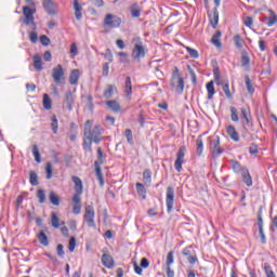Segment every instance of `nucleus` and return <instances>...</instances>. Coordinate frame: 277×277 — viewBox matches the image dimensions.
I'll return each instance as SVG.
<instances>
[{"mask_svg":"<svg viewBox=\"0 0 277 277\" xmlns=\"http://www.w3.org/2000/svg\"><path fill=\"white\" fill-rule=\"evenodd\" d=\"M101 135L103 132L100 126L92 127V121L88 120L84 123V138H83V148L84 150L92 151V142L98 144L101 142Z\"/></svg>","mask_w":277,"mask_h":277,"instance_id":"obj_1","label":"nucleus"},{"mask_svg":"<svg viewBox=\"0 0 277 277\" xmlns=\"http://www.w3.org/2000/svg\"><path fill=\"white\" fill-rule=\"evenodd\" d=\"M171 88H175V92L181 94L185 90V80L181 77L179 67H175L171 77Z\"/></svg>","mask_w":277,"mask_h":277,"instance_id":"obj_2","label":"nucleus"},{"mask_svg":"<svg viewBox=\"0 0 277 277\" xmlns=\"http://www.w3.org/2000/svg\"><path fill=\"white\" fill-rule=\"evenodd\" d=\"M133 42L135 43L132 50V57L136 62H140V60L146 57V48H144V43L140 37L134 38Z\"/></svg>","mask_w":277,"mask_h":277,"instance_id":"obj_3","label":"nucleus"},{"mask_svg":"<svg viewBox=\"0 0 277 277\" xmlns=\"http://www.w3.org/2000/svg\"><path fill=\"white\" fill-rule=\"evenodd\" d=\"M208 141H209L212 159H217V157H220L224 153V148L220 146L221 144L220 136L217 135L210 136Z\"/></svg>","mask_w":277,"mask_h":277,"instance_id":"obj_4","label":"nucleus"},{"mask_svg":"<svg viewBox=\"0 0 277 277\" xmlns=\"http://www.w3.org/2000/svg\"><path fill=\"white\" fill-rule=\"evenodd\" d=\"M23 14H24V19L23 23L24 25H32V29H36V22H35V17L34 14H36V11L32 10L29 6H23Z\"/></svg>","mask_w":277,"mask_h":277,"instance_id":"obj_5","label":"nucleus"},{"mask_svg":"<svg viewBox=\"0 0 277 277\" xmlns=\"http://www.w3.org/2000/svg\"><path fill=\"white\" fill-rule=\"evenodd\" d=\"M222 0H214L215 8L213 9V13H209V21L213 29L217 28V23H220V12H217V8H220V3Z\"/></svg>","mask_w":277,"mask_h":277,"instance_id":"obj_6","label":"nucleus"},{"mask_svg":"<svg viewBox=\"0 0 277 277\" xmlns=\"http://www.w3.org/2000/svg\"><path fill=\"white\" fill-rule=\"evenodd\" d=\"M94 207L87 206L84 208V220L87 221V224L90 228H94V226H96V223L94 222Z\"/></svg>","mask_w":277,"mask_h":277,"instance_id":"obj_7","label":"nucleus"},{"mask_svg":"<svg viewBox=\"0 0 277 277\" xmlns=\"http://www.w3.org/2000/svg\"><path fill=\"white\" fill-rule=\"evenodd\" d=\"M185 146H182L179 148L176 154V160L174 163V168L177 172H181L183 170V163H185Z\"/></svg>","mask_w":277,"mask_h":277,"instance_id":"obj_8","label":"nucleus"},{"mask_svg":"<svg viewBox=\"0 0 277 277\" xmlns=\"http://www.w3.org/2000/svg\"><path fill=\"white\" fill-rule=\"evenodd\" d=\"M166 205L167 213H172V209H174V188L172 186L167 188Z\"/></svg>","mask_w":277,"mask_h":277,"instance_id":"obj_9","label":"nucleus"},{"mask_svg":"<svg viewBox=\"0 0 277 277\" xmlns=\"http://www.w3.org/2000/svg\"><path fill=\"white\" fill-rule=\"evenodd\" d=\"M52 79L57 85H60V83L64 81V67L62 66V64H58L57 67H54L52 69Z\"/></svg>","mask_w":277,"mask_h":277,"instance_id":"obj_10","label":"nucleus"},{"mask_svg":"<svg viewBox=\"0 0 277 277\" xmlns=\"http://www.w3.org/2000/svg\"><path fill=\"white\" fill-rule=\"evenodd\" d=\"M72 105H75V94H72V91H67L63 100V109L72 111Z\"/></svg>","mask_w":277,"mask_h":277,"instance_id":"obj_11","label":"nucleus"},{"mask_svg":"<svg viewBox=\"0 0 277 277\" xmlns=\"http://www.w3.org/2000/svg\"><path fill=\"white\" fill-rule=\"evenodd\" d=\"M42 5L47 14H50V16H55V14H57V5L55 4V1L43 0Z\"/></svg>","mask_w":277,"mask_h":277,"instance_id":"obj_12","label":"nucleus"},{"mask_svg":"<svg viewBox=\"0 0 277 277\" xmlns=\"http://www.w3.org/2000/svg\"><path fill=\"white\" fill-rule=\"evenodd\" d=\"M122 23V19L120 17L115 16L113 14H107L105 19H104V25L107 27H120Z\"/></svg>","mask_w":277,"mask_h":277,"instance_id":"obj_13","label":"nucleus"},{"mask_svg":"<svg viewBox=\"0 0 277 277\" xmlns=\"http://www.w3.org/2000/svg\"><path fill=\"white\" fill-rule=\"evenodd\" d=\"M72 183L75 184L74 189H75V195L81 198V194H83V182L79 179V176L74 175L71 177Z\"/></svg>","mask_w":277,"mask_h":277,"instance_id":"obj_14","label":"nucleus"},{"mask_svg":"<svg viewBox=\"0 0 277 277\" xmlns=\"http://www.w3.org/2000/svg\"><path fill=\"white\" fill-rule=\"evenodd\" d=\"M102 163H103V161H98V160H96L94 162L95 176H96L101 187H103L105 185V177L103 176V170L101 169Z\"/></svg>","mask_w":277,"mask_h":277,"instance_id":"obj_15","label":"nucleus"},{"mask_svg":"<svg viewBox=\"0 0 277 277\" xmlns=\"http://www.w3.org/2000/svg\"><path fill=\"white\" fill-rule=\"evenodd\" d=\"M71 202H72V213L75 215H79V213H81V197H78V195L72 196Z\"/></svg>","mask_w":277,"mask_h":277,"instance_id":"obj_16","label":"nucleus"},{"mask_svg":"<svg viewBox=\"0 0 277 277\" xmlns=\"http://www.w3.org/2000/svg\"><path fill=\"white\" fill-rule=\"evenodd\" d=\"M32 66L37 72H42L43 70V63H42V56L40 54H35L32 56Z\"/></svg>","mask_w":277,"mask_h":277,"instance_id":"obj_17","label":"nucleus"},{"mask_svg":"<svg viewBox=\"0 0 277 277\" xmlns=\"http://www.w3.org/2000/svg\"><path fill=\"white\" fill-rule=\"evenodd\" d=\"M258 227L262 243H267V237H265V232L263 230V216L261 212L258 214Z\"/></svg>","mask_w":277,"mask_h":277,"instance_id":"obj_18","label":"nucleus"},{"mask_svg":"<svg viewBox=\"0 0 277 277\" xmlns=\"http://www.w3.org/2000/svg\"><path fill=\"white\" fill-rule=\"evenodd\" d=\"M226 133L233 142H239V132H237V129H235L234 126H227Z\"/></svg>","mask_w":277,"mask_h":277,"instance_id":"obj_19","label":"nucleus"},{"mask_svg":"<svg viewBox=\"0 0 277 277\" xmlns=\"http://www.w3.org/2000/svg\"><path fill=\"white\" fill-rule=\"evenodd\" d=\"M102 264L104 267H107V269H113L115 263H114V258L107 253H104L102 255Z\"/></svg>","mask_w":277,"mask_h":277,"instance_id":"obj_20","label":"nucleus"},{"mask_svg":"<svg viewBox=\"0 0 277 277\" xmlns=\"http://www.w3.org/2000/svg\"><path fill=\"white\" fill-rule=\"evenodd\" d=\"M133 94V85L131 84V77L126 78V85H124V95L128 101H131V95Z\"/></svg>","mask_w":277,"mask_h":277,"instance_id":"obj_21","label":"nucleus"},{"mask_svg":"<svg viewBox=\"0 0 277 277\" xmlns=\"http://www.w3.org/2000/svg\"><path fill=\"white\" fill-rule=\"evenodd\" d=\"M80 77H81V74H80L79 69H72L70 75H69L70 85H78Z\"/></svg>","mask_w":277,"mask_h":277,"instance_id":"obj_22","label":"nucleus"},{"mask_svg":"<svg viewBox=\"0 0 277 277\" xmlns=\"http://www.w3.org/2000/svg\"><path fill=\"white\" fill-rule=\"evenodd\" d=\"M143 183L145 187H150V184L153 183V171H150V169H146L143 172Z\"/></svg>","mask_w":277,"mask_h":277,"instance_id":"obj_23","label":"nucleus"},{"mask_svg":"<svg viewBox=\"0 0 277 277\" xmlns=\"http://www.w3.org/2000/svg\"><path fill=\"white\" fill-rule=\"evenodd\" d=\"M74 10L77 21H81L83 18V8L79 4V0H74Z\"/></svg>","mask_w":277,"mask_h":277,"instance_id":"obj_24","label":"nucleus"},{"mask_svg":"<svg viewBox=\"0 0 277 277\" xmlns=\"http://www.w3.org/2000/svg\"><path fill=\"white\" fill-rule=\"evenodd\" d=\"M206 90L208 92V101H213V96L215 95V83L213 80L206 84Z\"/></svg>","mask_w":277,"mask_h":277,"instance_id":"obj_25","label":"nucleus"},{"mask_svg":"<svg viewBox=\"0 0 277 277\" xmlns=\"http://www.w3.org/2000/svg\"><path fill=\"white\" fill-rule=\"evenodd\" d=\"M241 176L247 187H252V175H250V171H248V169H242Z\"/></svg>","mask_w":277,"mask_h":277,"instance_id":"obj_26","label":"nucleus"},{"mask_svg":"<svg viewBox=\"0 0 277 277\" xmlns=\"http://www.w3.org/2000/svg\"><path fill=\"white\" fill-rule=\"evenodd\" d=\"M136 193L142 200H146V185L140 182L136 183Z\"/></svg>","mask_w":277,"mask_h":277,"instance_id":"obj_27","label":"nucleus"},{"mask_svg":"<svg viewBox=\"0 0 277 277\" xmlns=\"http://www.w3.org/2000/svg\"><path fill=\"white\" fill-rule=\"evenodd\" d=\"M222 38V31L217 30L211 39L212 44H214V47H216L217 49L222 48V41H220V39Z\"/></svg>","mask_w":277,"mask_h":277,"instance_id":"obj_28","label":"nucleus"},{"mask_svg":"<svg viewBox=\"0 0 277 277\" xmlns=\"http://www.w3.org/2000/svg\"><path fill=\"white\" fill-rule=\"evenodd\" d=\"M42 105H43V108H45L48 111L53 109V101L47 93L43 94Z\"/></svg>","mask_w":277,"mask_h":277,"instance_id":"obj_29","label":"nucleus"},{"mask_svg":"<svg viewBox=\"0 0 277 277\" xmlns=\"http://www.w3.org/2000/svg\"><path fill=\"white\" fill-rule=\"evenodd\" d=\"M37 239L41 246H49V236L43 230L37 234Z\"/></svg>","mask_w":277,"mask_h":277,"instance_id":"obj_30","label":"nucleus"},{"mask_svg":"<svg viewBox=\"0 0 277 277\" xmlns=\"http://www.w3.org/2000/svg\"><path fill=\"white\" fill-rule=\"evenodd\" d=\"M130 12L133 18H140L142 15V10H140V5L137 3H134L130 6Z\"/></svg>","mask_w":277,"mask_h":277,"instance_id":"obj_31","label":"nucleus"},{"mask_svg":"<svg viewBox=\"0 0 277 277\" xmlns=\"http://www.w3.org/2000/svg\"><path fill=\"white\" fill-rule=\"evenodd\" d=\"M196 150L199 157L200 155H202V150H205V143L202 142V135H199L196 140Z\"/></svg>","mask_w":277,"mask_h":277,"instance_id":"obj_32","label":"nucleus"},{"mask_svg":"<svg viewBox=\"0 0 277 277\" xmlns=\"http://www.w3.org/2000/svg\"><path fill=\"white\" fill-rule=\"evenodd\" d=\"M106 105L109 109H111V111H115V113H118L121 109L120 104L116 101H108L106 102Z\"/></svg>","mask_w":277,"mask_h":277,"instance_id":"obj_33","label":"nucleus"},{"mask_svg":"<svg viewBox=\"0 0 277 277\" xmlns=\"http://www.w3.org/2000/svg\"><path fill=\"white\" fill-rule=\"evenodd\" d=\"M29 183L30 185H32L34 187L39 185L38 182V173H36V171H30L29 173Z\"/></svg>","mask_w":277,"mask_h":277,"instance_id":"obj_34","label":"nucleus"},{"mask_svg":"<svg viewBox=\"0 0 277 277\" xmlns=\"http://www.w3.org/2000/svg\"><path fill=\"white\" fill-rule=\"evenodd\" d=\"M49 198L51 205H53L54 207H60V197L57 196V194H55V192H51Z\"/></svg>","mask_w":277,"mask_h":277,"instance_id":"obj_35","label":"nucleus"},{"mask_svg":"<svg viewBox=\"0 0 277 277\" xmlns=\"http://www.w3.org/2000/svg\"><path fill=\"white\" fill-rule=\"evenodd\" d=\"M269 18H268V22H267V27H274V25H276L277 23V15L276 13H274V11L269 10Z\"/></svg>","mask_w":277,"mask_h":277,"instance_id":"obj_36","label":"nucleus"},{"mask_svg":"<svg viewBox=\"0 0 277 277\" xmlns=\"http://www.w3.org/2000/svg\"><path fill=\"white\" fill-rule=\"evenodd\" d=\"M45 179L48 181H51V179H53V164L51 162H47V166H45Z\"/></svg>","mask_w":277,"mask_h":277,"instance_id":"obj_37","label":"nucleus"},{"mask_svg":"<svg viewBox=\"0 0 277 277\" xmlns=\"http://www.w3.org/2000/svg\"><path fill=\"white\" fill-rule=\"evenodd\" d=\"M104 98H111L114 96V84H108L104 90Z\"/></svg>","mask_w":277,"mask_h":277,"instance_id":"obj_38","label":"nucleus"},{"mask_svg":"<svg viewBox=\"0 0 277 277\" xmlns=\"http://www.w3.org/2000/svg\"><path fill=\"white\" fill-rule=\"evenodd\" d=\"M230 166L234 170V172H243V170H246V168H242L241 164L239 163V161L237 160H230Z\"/></svg>","mask_w":277,"mask_h":277,"instance_id":"obj_39","label":"nucleus"},{"mask_svg":"<svg viewBox=\"0 0 277 277\" xmlns=\"http://www.w3.org/2000/svg\"><path fill=\"white\" fill-rule=\"evenodd\" d=\"M234 42L237 49H243L245 41L243 38H241V35H236L234 37Z\"/></svg>","mask_w":277,"mask_h":277,"instance_id":"obj_40","label":"nucleus"},{"mask_svg":"<svg viewBox=\"0 0 277 277\" xmlns=\"http://www.w3.org/2000/svg\"><path fill=\"white\" fill-rule=\"evenodd\" d=\"M32 155H34L35 161L37 163H41L42 162V158L40 157V150L38 149V145H34L32 146Z\"/></svg>","mask_w":277,"mask_h":277,"instance_id":"obj_41","label":"nucleus"},{"mask_svg":"<svg viewBox=\"0 0 277 277\" xmlns=\"http://www.w3.org/2000/svg\"><path fill=\"white\" fill-rule=\"evenodd\" d=\"M245 83L249 94H254V88H252V80L250 79V76H245Z\"/></svg>","mask_w":277,"mask_h":277,"instance_id":"obj_42","label":"nucleus"},{"mask_svg":"<svg viewBox=\"0 0 277 277\" xmlns=\"http://www.w3.org/2000/svg\"><path fill=\"white\" fill-rule=\"evenodd\" d=\"M188 55L193 58V60H198V57H200V54L198 53V51L196 49H192L189 47H185Z\"/></svg>","mask_w":277,"mask_h":277,"instance_id":"obj_43","label":"nucleus"},{"mask_svg":"<svg viewBox=\"0 0 277 277\" xmlns=\"http://www.w3.org/2000/svg\"><path fill=\"white\" fill-rule=\"evenodd\" d=\"M37 198L39 199L40 205H44L47 202V193L43 189H39L37 192Z\"/></svg>","mask_w":277,"mask_h":277,"instance_id":"obj_44","label":"nucleus"},{"mask_svg":"<svg viewBox=\"0 0 277 277\" xmlns=\"http://www.w3.org/2000/svg\"><path fill=\"white\" fill-rule=\"evenodd\" d=\"M124 136L127 138L128 144H130V146H133V131H131V129H126Z\"/></svg>","mask_w":277,"mask_h":277,"instance_id":"obj_45","label":"nucleus"},{"mask_svg":"<svg viewBox=\"0 0 277 277\" xmlns=\"http://www.w3.org/2000/svg\"><path fill=\"white\" fill-rule=\"evenodd\" d=\"M173 264H174V251H170L167 254L166 265L167 267H172Z\"/></svg>","mask_w":277,"mask_h":277,"instance_id":"obj_46","label":"nucleus"},{"mask_svg":"<svg viewBox=\"0 0 277 277\" xmlns=\"http://www.w3.org/2000/svg\"><path fill=\"white\" fill-rule=\"evenodd\" d=\"M229 110H230V114H232L230 117H232L233 122H239V115L237 113V108L235 106H232L229 108Z\"/></svg>","mask_w":277,"mask_h":277,"instance_id":"obj_47","label":"nucleus"},{"mask_svg":"<svg viewBox=\"0 0 277 277\" xmlns=\"http://www.w3.org/2000/svg\"><path fill=\"white\" fill-rule=\"evenodd\" d=\"M241 65L243 68H250V56H248V54H242Z\"/></svg>","mask_w":277,"mask_h":277,"instance_id":"obj_48","label":"nucleus"},{"mask_svg":"<svg viewBox=\"0 0 277 277\" xmlns=\"http://www.w3.org/2000/svg\"><path fill=\"white\" fill-rule=\"evenodd\" d=\"M223 92H224L226 98H233V93H230V85L228 84V82L223 84Z\"/></svg>","mask_w":277,"mask_h":277,"instance_id":"obj_49","label":"nucleus"},{"mask_svg":"<svg viewBox=\"0 0 277 277\" xmlns=\"http://www.w3.org/2000/svg\"><path fill=\"white\" fill-rule=\"evenodd\" d=\"M51 222H52L53 228H60V217H57V214L52 213Z\"/></svg>","mask_w":277,"mask_h":277,"instance_id":"obj_50","label":"nucleus"},{"mask_svg":"<svg viewBox=\"0 0 277 277\" xmlns=\"http://www.w3.org/2000/svg\"><path fill=\"white\" fill-rule=\"evenodd\" d=\"M75 248H77V239L75 237H71L69 239V245H68L69 252H75Z\"/></svg>","mask_w":277,"mask_h":277,"instance_id":"obj_51","label":"nucleus"},{"mask_svg":"<svg viewBox=\"0 0 277 277\" xmlns=\"http://www.w3.org/2000/svg\"><path fill=\"white\" fill-rule=\"evenodd\" d=\"M39 40H40V42H41V44H42L43 47H49V45L51 44V39H49V38L47 37V35H42V36L39 38Z\"/></svg>","mask_w":277,"mask_h":277,"instance_id":"obj_52","label":"nucleus"},{"mask_svg":"<svg viewBox=\"0 0 277 277\" xmlns=\"http://www.w3.org/2000/svg\"><path fill=\"white\" fill-rule=\"evenodd\" d=\"M51 127H52L53 133H57V129H58L57 117L55 116L52 117Z\"/></svg>","mask_w":277,"mask_h":277,"instance_id":"obj_53","label":"nucleus"},{"mask_svg":"<svg viewBox=\"0 0 277 277\" xmlns=\"http://www.w3.org/2000/svg\"><path fill=\"white\" fill-rule=\"evenodd\" d=\"M29 40L32 42V44H36L38 42V32L36 31H30L29 32Z\"/></svg>","mask_w":277,"mask_h":277,"instance_id":"obj_54","label":"nucleus"},{"mask_svg":"<svg viewBox=\"0 0 277 277\" xmlns=\"http://www.w3.org/2000/svg\"><path fill=\"white\" fill-rule=\"evenodd\" d=\"M264 272L266 274V277H276V274L274 271H272V266L267 265L264 267Z\"/></svg>","mask_w":277,"mask_h":277,"instance_id":"obj_55","label":"nucleus"},{"mask_svg":"<svg viewBox=\"0 0 277 277\" xmlns=\"http://www.w3.org/2000/svg\"><path fill=\"white\" fill-rule=\"evenodd\" d=\"M79 53V50L77 49V43H72L70 47V55L71 57H75Z\"/></svg>","mask_w":277,"mask_h":277,"instance_id":"obj_56","label":"nucleus"},{"mask_svg":"<svg viewBox=\"0 0 277 277\" xmlns=\"http://www.w3.org/2000/svg\"><path fill=\"white\" fill-rule=\"evenodd\" d=\"M56 252H57V254L62 258V259H64V245H62V243H60V245H57V247H56Z\"/></svg>","mask_w":277,"mask_h":277,"instance_id":"obj_57","label":"nucleus"},{"mask_svg":"<svg viewBox=\"0 0 277 277\" xmlns=\"http://www.w3.org/2000/svg\"><path fill=\"white\" fill-rule=\"evenodd\" d=\"M105 60H107L108 62H114V54H111V50L107 49L106 53L104 55Z\"/></svg>","mask_w":277,"mask_h":277,"instance_id":"obj_58","label":"nucleus"},{"mask_svg":"<svg viewBox=\"0 0 277 277\" xmlns=\"http://www.w3.org/2000/svg\"><path fill=\"white\" fill-rule=\"evenodd\" d=\"M149 265H150V262H148V259L143 258L141 260V267H143V269H147V267H149Z\"/></svg>","mask_w":277,"mask_h":277,"instance_id":"obj_59","label":"nucleus"},{"mask_svg":"<svg viewBox=\"0 0 277 277\" xmlns=\"http://www.w3.org/2000/svg\"><path fill=\"white\" fill-rule=\"evenodd\" d=\"M187 261H188V263H190V265H195V263H198V256L196 254L189 255L187 258Z\"/></svg>","mask_w":277,"mask_h":277,"instance_id":"obj_60","label":"nucleus"},{"mask_svg":"<svg viewBox=\"0 0 277 277\" xmlns=\"http://www.w3.org/2000/svg\"><path fill=\"white\" fill-rule=\"evenodd\" d=\"M249 153H250V155H256V153H259V146H256V144H252L249 147Z\"/></svg>","mask_w":277,"mask_h":277,"instance_id":"obj_61","label":"nucleus"},{"mask_svg":"<svg viewBox=\"0 0 277 277\" xmlns=\"http://www.w3.org/2000/svg\"><path fill=\"white\" fill-rule=\"evenodd\" d=\"M43 60H44V62H51V60H53V55H51L50 51L44 52Z\"/></svg>","mask_w":277,"mask_h":277,"instance_id":"obj_62","label":"nucleus"},{"mask_svg":"<svg viewBox=\"0 0 277 277\" xmlns=\"http://www.w3.org/2000/svg\"><path fill=\"white\" fill-rule=\"evenodd\" d=\"M252 23H253L252 17L247 16V17L245 18V25H246V27H252Z\"/></svg>","mask_w":277,"mask_h":277,"instance_id":"obj_63","label":"nucleus"},{"mask_svg":"<svg viewBox=\"0 0 277 277\" xmlns=\"http://www.w3.org/2000/svg\"><path fill=\"white\" fill-rule=\"evenodd\" d=\"M167 277H174V271H172V266H167Z\"/></svg>","mask_w":277,"mask_h":277,"instance_id":"obj_64","label":"nucleus"}]
</instances>
